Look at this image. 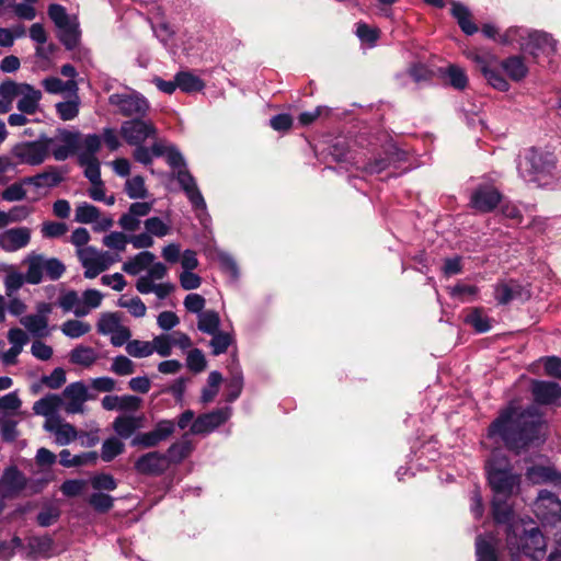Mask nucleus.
<instances>
[{
  "label": "nucleus",
  "instance_id": "12",
  "mask_svg": "<svg viewBox=\"0 0 561 561\" xmlns=\"http://www.w3.org/2000/svg\"><path fill=\"white\" fill-rule=\"evenodd\" d=\"M231 414L230 408L216 409L209 413L199 415L191 426L192 434H207L228 421Z\"/></svg>",
  "mask_w": 561,
  "mask_h": 561
},
{
  "label": "nucleus",
  "instance_id": "17",
  "mask_svg": "<svg viewBox=\"0 0 561 561\" xmlns=\"http://www.w3.org/2000/svg\"><path fill=\"white\" fill-rule=\"evenodd\" d=\"M53 139L56 140V142L50 146L49 153H51L57 161H64L78 148L79 134L60 130L58 136Z\"/></svg>",
  "mask_w": 561,
  "mask_h": 561
},
{
  "label": "nucleus",
  "instance_id": "58",
  "mask_svg": "<svg viewBox=\"0 0 561 561\" xmlns=\"http://www.w3.org/2000/svg\"><path fill=\"white\" fill-rule=\"evenodd\" d=\"M60 28V41L66 45L67 48H73L79 39L78 25L73 22H68L67 25Z\"/></svg>",
  "mask_w": 561,
  "mask_h": 561
},
{
  "label": "nucleus",
  "instance_id": "50",
  "mask_svg": "<svg viewBox=\"0 0 561 561\" xmlns=\"http://www.w3.org/2000/svg\"><path fill=\"white\" fill-rule=\"evenodd\" d=\"M124 451V444L116 437L104 440L101 449V458L108 462Z\"/></svg>",
  "mask_w": 561,
  "mask_h": 561
},
{
  "label": "nucleus",
  "instance_id": "41",
  "mask_svg": "<svg viewBox=\"0 0 561 561\" xmlns=\"http://www.w3.org/2000/svg\"><path fill=\"white\" fill-rule=\"evenodd\" d=\"M192 443L186 438V436L183 437L182 440L176 442L172 444L168 448L167 457L170 462H181L184 458H186L191 451H192Z\"/></svg>",
  "mask_w": 561,
  "mask_h": 561
},
{
  "label": "nucleus",
  "instance_id": "60",
  "mask_svg": "<svg viewBox=\"0 0 561 561\" xmlns=\"http://www.w3.org/2000/svg\"><path fill=\"white\" fill-rule=\"evenodd\" d=\"M111 370L118 376H128L135 373V364L124 355L113 358Z\"/></svg>",
  "mask_w": 561,
  "mask_h": 561
},
{
  "label": "nucleus",
  "instance_id": "35",
  "mask_svg": "<svg viewBox=\"0 0 561 561\" xmlns=\"http://www.w3.org/2000/svg\"><path fill=\"white\" fill-rule=\"evenodd\" d=\"M80 104V96L77 92L76 94L69 95V100L57 103L56 112L60 119L71 121L78 116Z\"/></svg>",
  "mask_w": 561,
  "mask_h": 561
},
{
  "label": "nucleus",
  "instance_id": "45",
  "mask_svg": "<svg viewBox=\"0 0 561 561\" xmlns=\"http://www.w3.org/2000/svg\"><path fill=\"white\" fill-rule=\"evenodd\" d=\"M100 218V209L94 205L81 203L76 207L75 220L79 224H92Z\"/></svg>",
  "mask_w": 561,
  "mask_h": 561
},
{
  "label": "nucleus",
  "instance_id": "25",
  "mask_svg": "<svg viewBox=\"0 0 561 561\" xmlns=\"http://www.w3.org/2000/svg\"><path fill=\"white\" fill-rule=\"evenodd\" d=\"M154 259L156 256L152 252L142 251L124 262L122 270L129 275H138L156 264Z\"/></svg>",
  "mask_w": 561,
  "mask_h": 561
},
{
  "label": "nucleus",
  "instance_id": "51",
  "mask_svg": "<svg viewBox=\"0 0 561 561\" xmlns=\"http://www.w3.org/2000/svg\"><path fill=\"white\" fill-rule=\"evenodd\" d=\"M126 352L136 358L148 357L154 352L151 342L133 340L126 344Z\"/></svg>",
  "mask_w": 561,
  "mask_h": 561
},
{
  "label": "nucleus",
  "instance_id": "13",
  "mask_svg": "<svg viewBox=\"0 0 561 561\" xmlns=\"http://www.w3.org/2000/svg\"><path fill=\"white\" fill-rule=\"evenodd\" d=\"M502 201V194L497 188L489 185L479 186L471 195L470 205L480 213H490Z\"/></svg>",
  "mask_w": 561,
  "mask_h": 561
},
{
  "label": "nucleus",
  "instance_id": "36",
  "mask_svg": "<svg viewBox=\"0 0 561 561\" xmlns=\"http://www.w3.org/2000/svg\"><path fill=\"white\" fill-rule=\"evenodd\" d=\"M451 13L457 20L463 33L467 35H472L478 31V26L471 21V13L467 7L459 3H454Z\"/></svg>",
  "mask_w": 561,
  "mask_h": 561
},
{
  "label": "nucleus",
  "instance_id": "9",
  "mask_svg": "<svg viewBox=\"0 0 561 561\" xmlns=\"http://www.w3.org/2000/svg\"><path fill=\"white\" fill-rule=\"evenodd\" d=\"M108 102L111 105L116 106L124 116H144L149 110L146 99L135 93L112 94L108 98Z\"/></svg>",
  "mask_w": 561,
  "mask_h": 561
},
{
  "label": "nucleus",
  "instance_id": "62",
  "mask_svg": "<svg viewBox=\"0 0 561 561\" xmlns=\"http://www.w3.org/2000/svg\"><path fill=\"white\" fill-rule=\"evenodd\" d=\"M22 402L15 392L8 393L0 398V420L9 412H14Z\"/></svg>",
  "mask_w": 561,
  "mask_h": 561
},
{
  "label": "nucleus",
  "instance_id": "42",
  "mask_svg": "<svg viewBox=\"0 0 561 561\" xmlns=\"http://www.w3.org/2000/svg\"><path fill=\"white\" fill-rule=\"evenodd\" d=\"M175 81L178 88H180L184 92H195L204 89L205 83L198 77L192 75L191 72H179L175 76Z\"/></svg>",
  "mask_w": 561,
  "mask_h": 561
},
{
  "label": "nucleus",
  "instance_id": "10",
  "mask_svg": "<svg viewBox=\"0 0 561 561\" xmlns=\"http://www.w3.org/2000/svg\"><path fill=\"white\" fill-rule=\"evenodd\" d=\"M157 130L151 122L131 119L126 121L121 126V135L129 144L139 146L148 138L153 137Z\"/></svg>",
  "mask_w": 561,
  "mask_h": 561
},
{
  "label": "nucleus",
  "instance_id": "23",
  "mask_svg": "<svg viewBox=\"0 0 561 561\" xmlns=\"http://www.w3.org/2000/svg\"><path fill=\"white\" fill-rule=\"evenodd\" d=\"M144 416L119 415L113 422V430L122 438L130 437L137 430L144 425Z\"/></svg>",
  "mask_w": 561,
  "mask_h": 561
},
{
  "label": "nucleus",
  "instance_id": "2",
  "mask_svg": "<svg viewBox=\"0 0 561 561\" xmlns=\"http://www.w3.org/2000/svg\"><path fill=\"white\" fill-rule=\"evenodd\" d=\"M506 546L515 561L523 554L534 561H539L546 553L547 542L537 527L525 530L522 525H508L506 527Z\"/></svg>",
  "mask_w": 561,
  "mask_h": 561
},
{
  "label": "nucleus",
  "instance_id": "47",
  "mask_svg": "<svg viewBox=\"0 0 561 561\" xmlns=\"http://www.w3.org/2000/svg\"><path fill=\"white\" fill-rule=\"evenodd\" d=\"M68 232V225L61 221L46 220L41 225V233L46 239H58Z\"/></svg>",
  "mask_w": 561,
  "mask_h": 561
},
{
  "label": "nucleus",
  "instance_id": "28",
  "mask_svg": "<svg viewBox=\"0 0 561 561\" xmlns=\"http://www.w3.org/2000/svg\"><path fill=\"white\" fill-rule=\"evenodd\" d=\"M477 561H499L497 539L492 535L479 536L476 542Z\"/></svg>",
  "mask_w": 561,
  "mask_h": 561
},
{
  "label": "nucleus",
  "instance_id": "11",
  "mask_svg": "<svg viewBox=\"0 0 561 561\" xmlns=\"http://www.w3.org/2000/svg\"><path fill=\"white\" fill-rule=\"evenodd\" d=\"M174 431V423L169 420H163L158 422L154 428L150 432L136 435L131 440V445L142 448H152L158 446L161 442L167 440Z\"/></svg>",
  "mask_w": 561,
  "mask_h": 561
},
{
  "label": "nucleus",
  "instance_id": "49",
  "mask_svg": "<svg viewBox=\"0 0 561 561\" xmlns=\"http://www.w3.org/2000/svg\"><path fill=\"white\" fill-rule=\"evenodd\" d=\"M125 192L133 199L145 198L148 195L144 178L136 175L125 183Z\"/></svg>",
  "mask_w": 561,
  "mask_h": 561
},
{
  "label": "nucleus",
  "instance_id": "40",
  "mask_svg": "<svg viewBox=\"0 0 561 561\" xmlns=\"http://www.w3.org/2000/svg\"><path fill=\"white\" fill-rule=\"evenodd\" d=\"M28 268L25 279L30 284H38L43 278L44 256L41 254H31L27 257Z\"/></svg>",
  "mask_w": 561,
  "mask_h": 561
},
{
  "label": "nucleus",
  "instance_id": "30",
  "mask_svg": "<svg viewBox=\"0 0 561 561\" xmlns=\"http://www.w3.org/2000/svg\"><path fill=\"white\" fill-rule=\"evenodd\" d=\"M25 484L26 479L24 474L14 467L7 469L0 480V488L7 494H12L23 490Z\"/></svg>",
  "mask_w": 561,
  "mask_h": 561
},
{
  "label": "nucleus",
  "instance_id": "21",
  "mask_svg": "<svg viewBox=\"0 0 561 561\" xmlns=\"http://www.w3.org/2000/svg\"><path fill=\"white\" fill-rule=\"evenodd\" d=\"M526 479L533 484L551 483L561 488V473L549 466H531L526 469Z\"/></svg>",
  "mask_w": 561,
  "mask_h": 561
},
{
  "label": "nucleus",
  "instance_id": "14",
  "mask_svg": "<svg viewBox=\"0 0 561 561\" xmlns=\"http://www.w3.org/2000/svg\"><path fill=\"white\" fill-rule=\"evenodd\" d=\"M152 206L153 204L150 202H135L130 204L128 210L118 219L119 227L124 231L135 232L140 228L141 218L151 211Z\"/></svg>",
  "mask_w": 561,
  "mask_h": 561
},
{
  "label": "nucleus",
  "instance_id": "56",
  "mask_svg": "<svg viewBox=\"0 0 561 561\" xmlns=\"http://www.w3.org/2000/svg\"><path fill=\"white\" fill-rule=\"evenodd\" d=\"M466 322L474 328L477 332H486L490 330V319L480 309H473L467 317Z\"/></svg>",
  "mask_w": 561,
  "mask_h": 561
},
{
  "label": "nucleus",
  "instance_id": "1",
  "mask_svg": "<svg viewBox=\"0 0 561 561\" xmlns=\"http://www.w3.org/2000/svg\"><path fill=\"white\" fill-rule=\"evenodd\" d=\"M499 435L505 445L520 451L529 445L543 442L546 424L536 407L523 409L511 404L490 425L489 436Z\"/></svg>",
  "mask_w": 561,
  "mask_h": 561
},
{
  "label": "nucleus",
  "instance_id": "39",
  "mask_svg": "<svg viewBox=\"0 0 561 561\" xmlns=\"http://www.w3.org/2000/svg\"><path fill=\"white\" fill-rule=\"evenodd\" d=\"M98 360V354L92 347L77 346L70 352V362L84 367L92 366Z\"/></svg>",
  "mask_w": 561,
  "mask_h": 561
},
{
  "label": "nucleus",
  "instance_id": "32",
  "mask_svg": "<svg viewBox=\"0 0 561 561\" xmlns=\"http://www.w3.org/2000/svg\"><path fill=\"white\" fill-rule=\"evenodd\" d=\"M60 465L66 468L81 467L88 465H95L99 458L96 451L83 453L80 455L71 456L68 449H62L59 453Z\"/></svg>",
  "mask_w": 561,
  "mask_h": 561
},
{
  "label": "nucleus",
  "instance_id": "33",
  "mask_svg": "<svg viewBox=\"0 0 561 561\" xmlns=\"http://www.w3.org/2000/svg\"><path fill=\"white\" fill-rule=\"evenodd\" d=\"M20 323L34 336L46 337L49 335L48 318L27 314L20 319Z\"/></svg>",
  "mask_w": 561,
  "mask_h": 561
},
{
  "label": "nucleus",
  "instance_id": "53",
  "mask_svg": "<svg viewBox=\"0 0 561 561\" xmlns=\"http://www.w3.org/2000/svg\"><path fill=\"white\" fill-rule=\"evenodd\" d=\"M213 339L209 342L213 355L217 356L226 353L228 347L231 345L233 337L230 333L219 331L211 335Z\"/></svg>",
  "mask_w": 561,
  "mask_h": 561
},
{
  "label": "nucleus",
  "instance_id": "6",
  "mask_svg": "<svg viewBox=\"0 0 561 561\" xmlns=\"http://www.w3.org/2000/svg\"><path fill=\"white\" fill-rule=\"evenodd\" d=\"M168 275V267L157 262L147 272L146 275L140 276L136 282V289L140 294L154 293L159 299L167 298L171 293L174 291L175 286L172 283H159L154 284V280H161Z\"/></svg>",
  "mask_w": 561,
  "mask_h": 561
},
{
  "label": "nucleus",
  "instance_id": "3",
  "mask_svg": "<svg viewBox=\"0 0 561 561\" xmlns=\"http://www.w3.org/2000/svg\"><path fill=\"white\" fill-rule=\"evenodd\" d=\"M489 483L494 494L508 499L518 492L520 476L513 473L510 461L499 454H493L489 461Z\"/></svg>",
  "mask_w": 561,
  "mask_h": 561
},
{
  "label": "nucleus",
  "instance_id": "61",
  "mask_svg": "<svg viewBox=\"0 0 561 561\" xmlns=\"http://www.w3.org/2000/svg\"><path fill=\"white\" fill-rule=\"evenodd\" d=\"M89 504L98 512L105 513L113 507L114 499L105 493H93L89 497Z\"/></svg>",
  "mask_w": 561,
  "mask_h": 561
},
{
  "label": "nucleus",
  "instance_id": "20",
  "mask_svg": "<svg viewBox=\"0 0 561 561\" xmlns=\"http://www.w3.org/2000/svg\"><path fill=\"white\" fill-rule=\"evenodd\" d=\"M530 293L515 280L503 282L495 287V299L500 305H507L515 299L527 300Z\"/></svg>",
  "mask_w": 561,
  "mask_h": 561
},
{
  "label": "nucleus",
  "instance_id": "22",
  "mask_svg": "<svg viewBox=\"0 0 561 561\" xmlns=\"http://www.w3.org/2000/svg\"><path fill=\"white\" fill-rule=\"evenodd\" d=\"M176 180L194 208L205 209L206 203L192 174L187 170H179Z\"/></svg>",
  "mask_w": 561,
  "mask_h": 561
},
{
  "label": "nucleus",
  "instance_id": "55",
  "mask_svg": "<svg viewBox=\"0 0 561 561\" xmlns=\"http://www.w3.org/2000/svg\"><path fill=\"white\" fill-rule=\"evenodd\" d=\"M117 305L121 308H125L129 313L136 318H142L146 316L147 307L139 297H133L131 299H125L121 297L117 300Z\"/></svg>",
  "mask_w": 561,
  "mask_h": 561
},
{
  "label": "nucleus",
  "instance_id": "48",
  "mask_svg": "<svg viewBox=\"0 0 561 561\" xmlns=\"http://www.w3.org/2000/svg\"><path fill=\"white\" fill-rule=\"evenodd\" d=\"M121 325V318L115 312L101 314L96 324L98 332L103 335L112 334Z\"/></svg>",
  "mask_w": 561,
  "mask_h": 561
},
{
  "label": "nucleus",
  "instance_id": "54",
  "mask_svg": "<svg viewBox=\"0 0 561 561\" xmlns=\"http://www.w3.org/2000/svg\"><path fill=\"white\" fill-rule=\"evenodd\" d=\"M145 229L152 236L163 238L168 236L171 228L159 217H149L144 221Z\"/></svg>",
  "mask_w": 561,
  "mask_h": 561
},
{
  "label": "nucleus",
  "instance_id": "19",
  "mask_svg": "<svg viewBox=\"0 0 561 561\" xmlns=\"http://www.w3.org/2000/svg\"><path fill=\"white\" fill-rule=\"evenodd\" d=\"M531 393L540 404H554L561 400V386L552 381H531Z\"/></svg>",
  "mask_w": 561,
  "mask_h": 561
},
{
  "label": "nucleus",
  "instance_id": "44",
  "mask_svg": "<svg viewBox=\"0 0 561 561\" xmlns=\"http://www.w3.org/2000/svg\"><path fill=\"white\" fill-rule=\"evenodd\" d=\"M90 331L91 325L88 322L81 320H67L61 325V332L70 339H78L85 335Z\"/></svg>",
  "mask_w": 561,
  "mask_h": 561
},
{
  "label": "nucleus",
  "instance_id": "5",
  "mask_svg": "<svg viewBox=\"0 0 561 561\" xmlns=\"http://www.w3.org/2000/svg\"><path fill=\"white\" fill-rule=\"evenodd\" d=\"M54 142H56V140L41 135L38 139L34 141H25L15 145L12 149V154L21 163L39 165L49 156V149Z\"/></svg>",
  "mask_w": 561,
  "mask_h": 561
},
{
  "label": "nucleus",
  "instance_id": "16",
  "mask_svg": "<svg viewBox=\"0 0 561 561\" xmlns=\"http://www.w3.org/2000/svg\"><path fill=\"white\" fill-rule=\"evenodd\" d=\"M28 227H14L0 233V248L5 252H15L25 248L31 241Z\"/></svg>",
  "mask_w": 561,
  "mask_h": 561
},
{
  "label": "nucleus",
  "instance_id": "18",
  "mask_svg": "<svg viewBox=\"0 0 561 561\" xmlns=\"http://www.w3.org/2000/svg\"><path fill=\"white\" fill-rule=\"evenodd\" d=\"M44 428L55 435V442L59 446H65L79 437L76 427L66 423L61 417H49L44 423Z\"/></svg>",
  "mask_w": 561,
  "mask_h": 561
},
{
  "label": "nucleus",
  "instance_id": "24",
  "mask_svg": "<svg viewBox=\"0 0 561 561\" xmlns=\"http://www.w3.org/2000/svg\"><path fill=\"white\" fill-rule=\"evenodd\" d=\"M22 89L23 91L16 105L18 110L21 113L32 115L39 106L42 92L28 83H26Z\"/></svg>",
  "mask_w": 561,
  "mask_h": 561
},
{
  "label": "nucleus",
  "instance_id": "37",
  "mask_svg": "<svg viewBox=\"0 0 561 561\" xmlns=\"http://www.w3.org/2000/svg\"><path fill=\"white\" fill-rule=\"evenodd\" d=\"M220 317L215 310H206L198 314L197 329L206 334L213 335L219 332Z\"/></svg>",
  "mask_w": 561,
  "mask_h": 561
},
{
  "label": "nucleus",
  "instance_id": "43",
  "mask_svg": "<svg viewBox=\"0 0 561 561\" xmlns=\"http://www.w3.org/2000/svg\"><path fill=\"white\" fill-rule=\"evenodd\" d=\"M222 376L218 371H211L207 379V387L202 390L201 401L205 404L213 402L219 391Z\"/></svg>",
  "mask_w": 561,
  "mask_h": 561
},
{
  "label": "nucleus",
  "instance_id": "29",
  "mask_svg": "<svg viewBox=\"0 0 561 561\" xmlns=\"http://www.w3.org/2000/svg\"><path fill=\"white\" fill-rule=\"evenodd\" d=\"M42 85L46 92L50 94H76L79 91L76 80L62 81L58 77H47L42 81Z\"/></svg>",
  "mask_w": 561,
  "mask_h": 561
},
{
  "label": "nucleus",
  "instance_id": "52",
  "mask_svg": "<svg viewBox=\"0 0 561 561\" xmlns=\"http://www.w3.org/2000/svg\"><path fill=\"white\" fill-rule=\"evenodd\" d=\"M103 244L108 248L116 250L118 252H124L129 242V237H127L122 231H113L103 237Z\"/></svg>",
  "mask_w": 561,
  "mask_h": 561
},
{
  "label": "nucleus",
  "instance_id": "57",
  "mask_svg": "<svg viewBox=\"0 0 561 561\" xmlns=\"http://www.w3.org/2000/svg\"><path fill=\"white\" fill-rule=\"evenodd\" d=\"M446 73L448 76L450 85H453L455 89L463 90L467 87L468 78L462 68L456 65H450L448 66Z\"/></svg>",
  "mask_w": 561,
  "mask_h": 561
},
{
  "label": "nucleus",
  "instance_id": "64",
  "mask_svg": "<svg viewBox=\"0 0 561 561\" xmlns=\"http://www.w3.org/2000/svg\"><path fill=\"white\" fill-rule=\"evenodd\" d=\"M87 484L88 482L81 479L66 480L61 484L60 491L66 496L73 497L80 495L85 490Z\"/></svg>",
  "mask_w": 561,
  "mask_h": 561
},
{
  "label": "nucleus",
  "instance_id": "46",
  "mask_svg": "<svg viewBox=\"0 0 561 561\" xmlns=\"http://www.w3.org/2000/svg\"><path fill=\"white\" fill-rule=\"evenodd\" d=\"M493 517L497 523H506L512 514L511 506L507 504V499L503 495L494 494L492 501Z\"/></svg>",
  "mask_w": 561,
  "mask_h": 561
},
{
  "label": "nucleus",
  "instance_id": "34",
  "mask_svg": "<svg viewBox=\"0 0 561 561\" xmlns=\"http://www.w3.org/2000/svg\"><path fill=\"white\" fill-rule=\"evenodd\" d=\"M58 305L65 312L73 311L76 317L88 314V308L81 306V299L75 290L62 294L58 299Z\"/></svg>",
  "mask_w": 561,
  "mask_h": 561
},
{
  "label": "nucleus",
  "instance_id": "7",
  "mask_svg": "<svg viewBox=\"0 0 561 561\" xmlns=\"http://www.w3.org/2000/svg\"><path fill=\"white\" fill-rule=\"evenodd\" d=\"M536 516L547 525H552L561 531V501L548 490H541L534 503Z\"/></svg>",
  "mask_w": 561,
  "mask_h": 561
},
{
  "label": "nucleus",
  "instance_id": "38",
  "mask_svg": "<svg viewBox=\"0 0 561 561\" xmlns=\"http://www.w3.org/2000/svg\"><path fill=\"white\" fill-rule=\"evenodd\" d=\"M502 68L507 72L510 78L519 81L526 77L528 69L522 57L513 56L501 62Z\"/></svg>",
  "mask_w": 561,
  "mask_h": 561
},
{
  "label": "nucleus",
  "instance_id": "26",
  "mask_svg": "<svg viewBox=\"0 0 561 561\" xmlns=\"http://www.w3.org/2000/svg\"><path fill=\"white\" fill-rule=\"evenodd\" d=\"M64 178L55 167H50L46 171L34 176L23 179V183L34 185L37 188L55 187L62 182Z\"/></svg>",
  "mask_w": 561,
  "mask_h": 561
},
{
  "label": "nucleus",
  "instance_id": "27",
  "mask_svg": "<svg viewBox=\"0 0 561 561\" xmlns=\"http://www.w3.org/2000/svg\"><path fill=\"white\" fill-rule=\"evenodd\" d=\"M522 46L526 51L534 56L537 55L538 50H556L554 41L548 34L541 32L530 33L528 39L525 43H523Z\"/></svg>",
  "mask_w": 561,
  "mask_h": 561
},
{
  "label": "nucleus",
  "instance_id": "8",
  "mask_svg": "<svg viewBox=\"0 0 561 561\" xmlns=\"http://www.w3.org/2000/svg\"><path fill=\"white\" fill-rule=\"evenodd\" d=\"M60 397L62 399L61 407L68 414H83L85 412V402L92 399L88 387L82 381L69 383Z\"/></svg>",
  "mask_w": 561,
  "mask_h": 561
},
{
  "label": "nucleus",
  "instance_id": "59",
  "mask_svg": "<svg viewBox=\"0 0 561 561\" xmlns=\"http://www.w3.org/2000/svg\"><path fill=\"white\" fill-rule=\"evenodd\" d=\"M26 83H18L13 80H5L2 83H0V96L4 98L7 101H9L11 104L13 100L16 96H20L23 87H25Z\"/></svg>",
  "mask_w": 561,
  "mask_h": 561
},
{
  "label": "nucleus",
  "instance_id": "31",
  "mask_svg": "<svg viewBox=\"0 0 561 561\" xmlns=\"http://www.w3.org/2000/svg\"><path fill=\"white\" fill-rule=\"evenodd\" d=\"M62 405V399L58 394H47L36 401L33 405V411L37 415H43L47 419L58 417L55 415L58 409Z\"/></svg>",
  "mask_w": 561,
  "mask_h": 561
},
{
  "label": "nucleus",
  "instance_id": "63",
  "mask_svg": "<svg viewBox=\"0 0 561 561\" xmlns=\"http://www.w3.org/2000/svg\"><path fill=\"white\" fill-rule=\"evenodd\" d=\"M186 365L194 373L203 371L206 368V359L203 352L198 348L191 350L186 357Z\"/></svg>",
  "mask_w": 561,
  "mask_h": 561
},
{
  "label": "nucleus",
  "instance_id": "15",
  "mask_svg": "<svg viewBox=\"0 0 561 561\" xmlns=\"http://www.w3.org/2000/svg\"><path fill=\"white\" fill-rule=\"evenodd\" d=\"M169 467V460L165 454L159 451H149L140 456L135 461L137 472L147 476H159Z\"/></svg>",
  "mask_w": 561,
  "mask_h": 561
},
{
  "label": "nucleus",
  "instance_id": "4",
  "mask_svg": "<svg viewBox=\"0 0 561 561\" xmlns=\"http://www.w3.org/2000/svg\"><path fill=\"white\" fill-rule=\"evenodd\" d=\"M77 257L84 268V277L93 279L106 271L112 264L119 261L118 255H112L107 251H100L94 247H87L76 251Z\"/></svg>",
  "mask_w": 561,
  "mask_h": 561
}]
</instances>
